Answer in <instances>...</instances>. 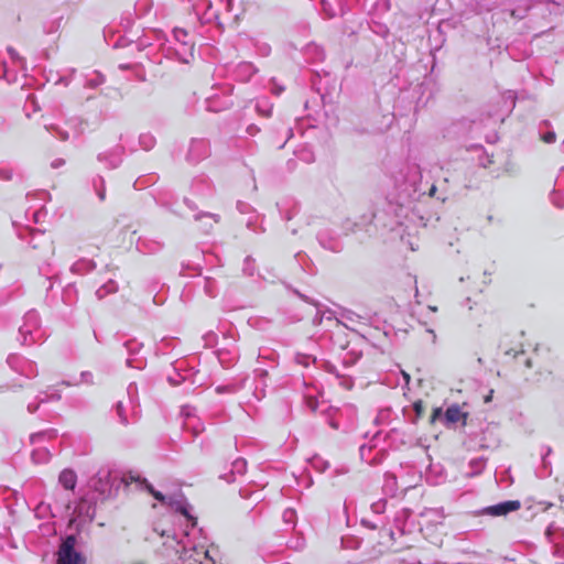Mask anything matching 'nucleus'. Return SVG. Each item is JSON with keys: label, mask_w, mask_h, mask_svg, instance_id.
<instances>
[{"label": "nucleus", "mask_w": 564, "mask_h": 564, "mask_svg": "<svg viewBox=\"0 0 564 564\" xmlns=\"http://www.w3.org/2000/svg\"><path fill=\"white\" fill-rule=\"evenodd\" d=\"M545 535L549 542L557 545L564 540V528L560 527L555 522H552L546 528Z\"/></svg>", "instance_id": "dca6fc26"}, {"label": "nucleus", "mask_w": 564, "mask_h": 564, "mask_svg": "<svg viewBox=\"0 0 564 564\" xmlns=\"http://www.w3.org/2000/svg\"><path fill=\"white\" fill-rule=\"evenodd\" d=\"M542 140L546 143H553L556 140V134L553 131H549L542 137Z\"/></svg>", "instance_id": "72a5a7b5"}, {"label": "nucleus", "mask_w": 564, "mask_h": 564, "mask_svg": "<svg viewBox=\"0 0 564 564\" xmlns=\"http://www.w3.org/2000/svg\"><path fill=\"white\" fill-rule=\"evenodd\" d=\"M300 297H302L303 300L307 301V299L303 295V294H300L297 293Z\"/></svg>", "instance_id": "774afa93"}, {"label": "nucleus", "mask_w": 564, "mask_h": 564, "mask_svg": "<svg viewBox=\"0 0 564 564\" xmlns=\"http://www.w3.org/2000/svg\"><path fill=\"white\" fill-rule=\"evenodd\" d=\"M442 415V410L441 409H435L432 416H431V421L434 422L438 416Z\"/></svg>", "instance_id": "c03bdc74"}, {"label": "nucleus", "mask_w": 564, "mask_h": 564, "mask_svg": "<svg viewBox=\"0 0 564 564\" xmlns=\"http://www.w3.org/2000/svg\"><path fill=\"white\" fill-rule=\"evenodd\" d=\"M319 245L327 250H330L333 252H338L339 247L337 243L333 240L332 237H329L328 232L326 230L319 231L316 236Z\"/></svg>", "instance_id": "6ab92c4d"}, {"label": "nucleus", "mask_w": 564, "mask_h": 564, "mask_svg": "<svg viewBox=\"0 0 564 564\" xmlns=\"http://www.w3.org/2000/svg\"><path fill=\"white\" fill-rule=\"evenodd\" d=\"M288 220H290L292 218V215L291 214H286V217H285Z\"/></svg>", "instance_id": "338daca9"}, {"label": "nucleus", "mask_w": 564, "mask_h": 564, "mask_svg": "<svg viewBox=\"0 0 564 564\" xmlns=\"http://www.w3.org/2000/svg\"><path fill=\"white\" fill-rule=\"evenodd\" d=\"M315 323H321L322 322V316H316L315 319H314Z\"/></svg>", "instance_id": "4d7b16f0"}, {"label": "nucleus", "mask_w": 564, "mask_h": 564, "mask_svg": "<svg viewBox=\"0 0 564 564\" xmlns=\"http://www.w3.org/2000/svg\"><path fill=\"white\" fill-rule=\"evenodd\" d=\"M505 354H506V355H511V354H512V349H506V350H505Z\"/></svg>", "instance_id": "bf43d9fd"}, {"label": "nucleus", "mask_w": 564, "mask_h": 564, "mask_svg": "<svg viewBox=\"0 0 564 564\" xmlns=\"http://www.w3.org/2000/svg\"><path fill=\"white\" fill-rule=\"evenodd\" d=\"M161 536H174V533L172 531H162L160 533Z\"/></svg>", "instance_id": "3c124183"}, {"label": "nucleus", "mask_w": 564, "mask_h": 564, "mask_svg": "<svg viewBox=\"0 0 564 564\" xmlns=\"http://www.w3.org/2000/svg\"><path fill=\"white\" fill-rule=\"evenodd\" d=\"M510 14L516 19H523L525 17V10L522 12H519L518 10H511Z\"/></svg>", "instance_id": "79ce46f5"}, {"label": "nucleus", "mask_w": 564, "mask_h": 564, "mask_svg": "<svg viewBox=\"0 0 564 564\" xmlns=\"http://www.w3.org/2000/svg\"><path fill=\"white\" fill-rule=\"evenodd\" d=\"M139 142L144 150H151L155 144V139L153 135L145 133L140 135Z\"/></svg>", "instance_id": "5701e85b"}, {"label": "nucleus", "mask_w": 564, "mask_h": 564, "mask_svg": "<svg viewBox=\"0 0 564 564\" xmlns=\"http://www.w3.org/2000/svg\"><path fill=\"white\" fill-rule=\"evenodd\" d=\"M194 219L196 221H203L202 227L205 232H208L213 228V224L210 223V220H213V223H218L219 215L212 213H199L194 216Z\"/></svg>", "instance_id": "a211bd4d"}, {"label": "nucleus", "mask_w": 564, "mask_h": 564, "mask_svg": "<svg viewBox=\"0 0 564 564\" xmlns=\"http://www.w3.org/2000/svg\"><path fill=\"white\" fill-rule=\"evenodd\" d=\"M46 434H53V431H48V432H40V433H35V434H32L31 435V441L32 443H35L37 442L40 438H42L43 436H45Z\"/></svg>", "instance_id": "e433bc0d"}, {"label": "nucleus", "mask_w": 564, "mask_h": 564, "mask_svg": "<svg viewBox=\"0 0 564 564\" xmlns=\"http://www.w3.org/2000/svg\"><path fill=\"white\" fill-rule=\"evenodd\" d=\"M147 488V490L160 502L170 506L176 512L182 513L186 517L187 520L192 521V525L196 524V519L189 513V503L187 502L185 496L181 492L174 494L171 496H164L162 492L155 490L151 484H149L145 479L142 481Z\"/></svg>", "instance_id": "f03ea898"}, {"label": "nucleus", "mask_w": 564, "mask_h": 564, "mask_svg": "<svg viewBox=\"0 0 564 564\" xmlns=\"http://www.w3.org/2000/svg\"><path fill=\"white\" fill-rule=\"evenodd\" d=\"M307 406L312 410V411H316L317 409V400L313 399V398H308L307 399Z\"/></svg>", "instance_id": "ea45409f"}, {"label": "nucleus", "mask_w": 564, "mask_h": 564, "mask_svg": "<svg viewBox=\"0 0 564 564\" xmlns=\"http://www.w3.org/2000/svg\"><path fill=\"white\" fill-rule=\"evenodd\" d=\"M128 402L118 401L116 404V414L122 425L134 423L138 419V387L131 382L127 388Z\"/></svg>", "instance_id": "7ed1b4c3"}, {"label": "nucleus", "mask_w": 564, "mask_h": 564, "mask_svg": "<svg viewBox=\"0 0 564 564\" xmlns=\"http://www.w3.org/2000/svg\"><path fill=\"white\" fill-rule=\"evenodd\" d=\"M80 377H82V381L83 382H87V383H91L93 382V375L89 371H83L80 373Z\"/></svg>", "instance_id": "4c0bfd02"}, {"label": "nucleus", "mask_w": 564, "mask_h": 564, "mask_svg": "<svg viewBox=\"0 0 564 564\" xmlns=\"http://www.w3.org/2000/svg\"><path fill=\"white\" fill-rule=\"evenodd\" d=\"M41 404H42V403H40V402H39V399L36 398L34 402H30V403L28 404V408H26V409H28V412H29V413H35V412L39 410V408H40V405H41Z\"/></svg>", "instance_id": "f704fd0d"}, {"label": "nucleus", "mask_w": 564, "mask_h": 564, "mask_svg": "<svg viewBox=\"0 0 564 564\" xmlns=\"http://www.w3.org/2000/svg\"><path fill=\"white\" fill-rule=\"evenodd\" d=\"M334 429H338V425L335 422L330 423Z\"/></svg>", "instance_id": "69168bd1"}, {"label": "nucleus", "mask_w": 564, "mask_h": 564, "mask_svg": "<svg viewBox=\"0 0 564 564\" xmlns=\"http://www.w3.org/2000/svg\"><path fill=\"white\" fill-rule=\"evenodd\" d=\"M543 124H544L545 127H549V126H550V122H549L547 120H544V121H543Z\"/></svg>", "instance_id": "0e129e2a"}, {"label": "nucleus", "mask_w": 564, "mask_h": 564, "mask_svg": "<svg viewBox=\"0 0 564 564\" xmlns=\"http://www.w3.org/2000/svg\"><path fill=\"white\" fill-rule=\"evenodd\" d=\"M173 36L176 41V45H183V42H187V32L183 29H175L173 31Z\"/></svg>", "instance_id": "a878e982"}, {"label": "nucleus", "mask_w": 564, "mask_h": 564, "mask_svg": "<svg viewBox=\"0 0 564 564\" xmlns=\"http://www.w3.org/2000/svg\"><path fill=\"white\" fill-rule=\"evenodd\" d=\"M402 376H403L404 381H405L406 383H409V382H410V380H411L410 375H409L408 372H405V371H402Z\"/></svg>", "instance_id": "603ef678"}, {"label": "nucleus", "mask_w": 564, "mask_h": 564, "mask_svg": "<svg viewBox=\"0 0 564 564\" xmlns=\"http://www.w3.org/2000/svg\"><path fill=\"white\" fill-rule=\"evenodd\" d=\"M18 237L29 243L30 248L35 252V257L40 260L47 262L54 254L53 240L45 231L23 228L18 231Z\"/></svg>", "instance_id": "f257e3e1"}, {"label": "nucleus", "mask_w": 564, "mask_h": 564, "mask_svg": "<svg viewBox=\"0 0 564 564\" xmlns=\"http://www.w3.org/2000/svg\"><path fill=\"white\" fill-rule=\"evenodd\" d=\"M370 449H371L370 447H367L366 445H361L359 448L361 457L364 458L365 454H367V451H370Z\"/></svg>", "instance_id": "a18cd8bd"}, {"label": "nucleus", "mask_w": 564, "mask_h": 564, "mask_svg": "<svg viewBox=\"0 0 564 564\" xmlns=\"http://www.w3.org/2000/svg\"><path fill=\"white\" fill-rule=\"evenodd\" d=\"M382 415H383V413H380V414L376 417L375 422H376V423H378V422H379V420L382 417Z\"/></svg>", "instance_id": "13d9d810"}, {"label": "nucleus", "mask_w": 564, "mask_h": 564, "mask_svg": "<svg viewBox=\"0 0 564 564\" xmlns=\"http://www.w3.org/2000/svg\"><path fill=\"white\" fill-rule=\"evenodd\" d=\"M259 131V129L256 126L248 127V132L253 135Z\"/></svg>", "instance_id": "09e8293b"}, {"label": "nucleus", "mask_w": 564, "mask_h": 564, "mask_svg": "<svg viewBox=\"0 0 564 564\" xmlns=\"http://www.w3.org/2000/svg\"><path fill=\"white\" fill-rule=\"evenodd\" d=\"M252 258L251 257H247L246 260H245V267H243V272L248 275H253V267L251 265V262H252Z\"/></svg>", "instance_id": "7c9ffc66"}, {"label": "nucleus", "mask_w": 564, "mask_h": 564, "mask_svg": "<svg viewBox=\"0 0 564 564\" xmlns=\"http://www.w3.org/2000/svg\"><path fill=\"white\" fill-rule=\"evenodd\" d=\"M182 413L186 416H189L191 415V406L189 405H185L182 408Z\"/></svg>", "instance_id": "de8ad7c7"}, {"label": "nucleus", "mask_w": 564, "mask_h": 564, "mask_svg": "<svg viewBox=\"0 0 564 564\" xmlns=\"http://www.w3.org/2000/svg\"><path fill=\"white\" fill-rule=\"evenodd\" d=\"M21 344L25 346L33 345L44 338V330L40 327V317L35 311H30L24 315L23 324L19 327Z\"/></svg>", "instance_id": "20e7f679"}, {"label": "nucleus", "mask_w": 564, "mask_h": 564, "mask_svg": "<svg viewBox=\"0 0 564 564\" xmlns=\"http://www.w3.org/2000/svg\"><path fill=\"white\" fill-rule=\"evenodd\" d=\"M295 360L297 364L303 365L304 367H307L311 364V361H314L315 359L308 355H297L295 357Z\"/></svg>", "instance_id": "c756f323"}, {"label": "nucleus", "mask_w": 564, "mask_h": 564, "mask_svg": "<svg viewBox=\"0 0 564 564\" xmlns=\"http://www.w3.org/2000/svg\"><path fill=\"white\" fill-rule=\"evenodd\" d=\"M386 501L380 500L378 502L372 503L371 508L376 513H381L384 509Z\"/></svg>", "instance_id": "c9c22d12"}, {"label": "nucleus", "mask_w": 564, "mask_h": 564, "mask_svg": "<svg viewBox=\"0 0 564 564\" xmlns=\"http://www.w3.org/2000/svg\"><path fill=\"white\" fill-rule=\"evenodd\" d=\"M123 346L127 349L128 354L130 355V357L127 359V366L134 367L138 369L142 368V361H139L137 365H133L134 359H132L131 357L139 354L143 345L135 339H130L127 340Z\"/></svg>", "instance_id": "4468645a"}, {"label": "nucleus", "mask_w": 564, "mask_h": 564, "mask_svg": "<svg viewBox=\"0 0 564 564\" xmlns=\"http://www.w3.org/2000/svg\"><path fill=\"white\" fill-rule=\"evenodd\" d=\"M96 268V264L93 260L88 259H79L73 265L70 267V271L75 274H85L87 272H90Z\"/></svg>", "instance_id": "f3484780"}, {"label": "nucleus", "mask_w": 564, "mask_h": 564, "mask_svg": "<svg viewBox=\"0 0 564 564\" xmlns=\"http://www.w3.org/2000/svg\"><path fill=\"white\" fill-rule=\"evenodd\" d=\"M414 410L416 412L417 415H421L422 411H423V406L421 403H415L414 404Z\"/></svg>", "instance_id": "49530a36"}, {"label": "nucleus", "mask_w": 564, "mask_h": 564, "mask_svg": "<svg viewBox=\"0 0 564 564\" xmlns=\"http://www.w3.org/2000/svg\"><path fill=\"white\" fill-rule=\"evenodd\" d=\"M7 51L14 62L23 63V58L18 54V52L13 47L9 46Z\"/></svg>", "instance_id": "2f4dec72"}, {"label": "nucleus", "mask_w": 564, "mask_h": 564, "mask_svg": "<svg viewBox=\"0 0 564 564\" xmlns=\"http://www.w3.org/2000/svg\"><path fill=\"white\" fill-rule=\"evenodd\" d=\"M106 196L105 187L98 191V197L100 200H104Z\"/></svg>", "instance_id": "8fccbe9b"}, {"label": "nucleus", "mask_w": 564, "mask_h": 564, "mask_svg": "<svg viewBox=\"0 0 564 564\" xmlns=\"http://www.w3.org/2000/svg\"><path fill=\"white\" fill-rule=\"evenodd\" d=\"M105 78L101 74H96L94 78L88 79L87 85L95 88L104 83Z\"/></svg>", "instance_id": "cd10ccee"}, {"label": "nucleus", "mask_w": 564, "mask_h": 564, "mask_svg": "<svg viewBox=\"0 0 564 564\" xmlns=\"http://www.w3.org/2000/svg\"><path fill=\"white\" fill-rule=\"evenodd\" d=\"M65 164V160L64 159H56L54 160L52 163H51V166L53 169H58L61 166H63Z\"/></svg>", "instance_id": "a19ab883"}, {"label": "nucleus", "mask_w": 564, "mask_h": 564, "mask_svg": "<svg viewBox=\"0 0 564 564\" xmlns=\"http://www.w3.org/2000/svg\"><path fill=\"white\" fill-rule=\"evenodd\" d=\"M12 177V170L0 164V180L9 181Z\"/></svg>", "instance_id": "c85d7f7f"}, {"label": "nucleus", "mask_w": 564, "mask_h": 564, "mask_svg": "<svg viewBox=\"0 0 564 564\" xmlns=\"http://www.w3.org/2000/svg\"><path fill=\"white\" fill-rule=\"evenodd\" d=\"M490 393H492V391H491ZM490 399H491V394H489L488 397H486L485 401H486V402H489V401H490Z\"/></svg>", "instance_id": "680f3d73"}, {"label": "nucleus", "mask_w": 564, "mask_h": 564, "mask_svg": "<svg viewBox=\"0 0 564 564\" xmlns=\"http://www.w3.org/2000/svg\"><path fill=\"white\" fill-rule=\"evenodd\" d=\"M43 395H37L40 403H46L48 401H58L61 399V393L58 392H43Z\"/></svg>", "instance_id": "b1692460"}, {"label": "nucleus", "mask_w": 564, "mask_h": 564, "mask_svg": "<svg viewBox=\"0 0 564 564\" xmlns=\"http://www.w3.org/2000/svg\"><path fill=\"white\" fill-rule=\"evenodd\" d=\"M246 468H247V462L242 458H239L232 463V471L231 473L232 474L237 473L239 475H242V474H245Z\"/></svg>", "instance_id": "393cba45"}, {"label": "nucleus", "mask_w": 564, "mask_h": 564, "mask_svg": "<svg viewBox=\"0 0 564 564\" xmlns=\"http://www.w3.org/2000/svg\"><path fill=\"white\" fill-rule=\"evenodd\" d=\"M169 381L171 384L173 386H177L180 382H181V376L180 375H176V378L174 377H169Z\"/></svg>", "instance_id": "37998d69"}, {"label": "nucleus", "mask_w": 564, "mask_h": 564, "mask_svg": "<svg viewBox=\"0 0 564 564\" xmlns=\"http://www.w3.org/2000/svg\"><path fill=\"white\" fill-rule=\"evenodd\" d=\"M219 361H220L221 364H224V362H225V352H223V351H221V352H219Z\"/></svg>", "instance_id": "5fc2aeb1"}, {"label": "nucleus", "mask_w": 564, "mask_h": 564, "mask_svg": "<svg viewBox=\"0 0 564 564\" xmlns=\"http://www.w3.org/2000/svg\"><path fill=\"white\" fill-rule=\"evenodd\" d=\"M59 485L66 490H74L77 484V475L72 469H64L58 476Z\"/></svg>", "instance_id": "2eb2a0df"}, {"label": "nucleus", "mask_w": 564, "mask_h": 564, "mask_svg": "<svg viewBox=\"0 0 564 564\" xmlns=\"http://www.w3.org/2000/svg\"><path fill=\"white\" fill-rule=\"evenodd\" d=\"M184 203L192 209H194V206L192 205V202L188 198L184 199Z\"/></svg>", "instance_id": "864d4df0"}, {"label": "nucleus", "mask_w": 564, "mask_h": 564, "mask_svg": "<svg viewBox=\"0 0 564 564\" xmlns=\"http://www.w3.org/2000/svg\"><path fill=\"white\" fill-rule=\"evenodd\" d=\"M525 366H527L528 368H531V367H532V361H531V359H527V361H525Z\"/></svg>", "instance_id": "6e6d98bb"}, {"label": "nucleus", "mask_w": 564, "mask_h": 564, "mask_svg": "<svg viewBox=\"0 0 564 564\" xmlns=\"http://www.w3.org/2000/svg\"><path fill=\"white\" fill-rule=\"evenodd\" d=\"M164 243L160 240L149 237H139L135 242V248L142 253H155L163 248Z\"/></svg>", "instance_id": "1a4fd4ad"}, {"label": "nucleus", "mask_w": 564, "mask_h": 564, "mask_svg": "<svg viewBox=\"0 0 564 564\" xmlns=\"http://www.w3.org/2000/svg\"><path fill=\"white\" fill-rule=\"evenodd\" d=\"M254 373H256V389H254L253 395L257 400H261L262 398L265 397V388L268 387V384H267L268 371L264 369H256Z\"/></svg>", "instance_id": "9b49d317"}, {"label": "nucleus", "mask_w": 564, "mask_h": 564, "mask_svg": "<svg viewBox=\"0 0 564 564\" xmlns=\"http://www.w3.org/2000/svg\"><path fill=\"white\" fill-rule=\"evenodd\" d=\"M74 513L80 522H91L96 516L95 502L86 497H82L74 508Z\"/></svg>", "instance_id": "0eeeda50"}, {"label": "nucleus", "mask_w": 564, "mask_h": 564, "mask_svg": "<svg viewBox=\"0 0 564 564\" xmlns=\"http://www.w3.org/2000/svg\"><path fill=\"white\" fill-rule=\"evenodd\" d=\"M486 466V460L482 457L471 459L469 462V471H467V476H477L479 475Z\"/></svg>", "instance_id": "412c9836"}, {"label": "nucleus", "mask_w": 564, "mask_h": 564, "mask_svg": "<svg viewBox=\"0 0 564 564\" xmlns=\"http://www.w3.org/2000/svg\"><path fill=\"white\" fill-rule=\"evenodd\" d=\"M411 172H412V178H413V183H414L416 177L421 176V172H420L419 166H416V165L411 166Z\"/></svg>", "instance_id": "58836bf2"}, {"label": "nucleus", "mask_w": 564, "mask_h": 564, "mask_svg": "<svg viewBox=\"0 0 564 564\" xmlns=\"http://www.w3.org/2000/svg\"><path fill=\"white\" fill-rule=\"evenodd\" d=\"M295 517L296 513L293 509H286L282 514L283 521L288 524H293L295 521Z\"/></svg>", "instance_id": "bb28decb"}, {"label": "nucleus", "mask_w": 564, "mask_h": 564, "mask_svg": "<svg viewBox=\"0 0 564 564\" xmlns=\"http://www.w3.org/2000/svg\"><path fill=\"white\" fill-rule=\"evenodd\" d=\"M117 290H118L117 283L113 280H109L107 283L101 285L96 291V296L98 299H104L106 295L117 292Z\"/></svg>", "instance_id": "4be33fe9"}, {"label": "nucleus", "mask_w": 564, "mask_h": 564, "mask_svg": "<svg viewBox=\"0 0 564 564\" xmlns=\"http://www.w3.org/2000/svg\"><path fill=\"white\" fill-rule=\"evenodd\" d=\"M77 539L75 534H69L62 540L58 549L59 564H85V557L75 550Z\"/></svg>", "instance_id": "39448f33"}, {"label": "nucleus", "mask_w": 564, "mask_h": 564, "mask_svg": "<svg viewBox=\"0 0 564 564\" xmlns=\"http://www.w3.org/2000/svg\"><path fill=\"white\" fill-rule=\"evenodd\" d=\"M121 481H122V482H124L126 485H128V479H127V477H123V478L121 479Z\"/></svg>", "instance_id": "e2e57ef3"}, {"label": "nucleus", "mask_w": 564, "mask_h": 564, "mask_svg": "<svg viewBox=\"0 0 564 564\" xmlns=\"http://www.w3.org/2000/svg\"><path fill=\"white\" fill-rule=\"evenodd\" d=\"M520 508L518 500L503 501L495 506L486 507L475 512L476 516L500 517L506 516Z\"/></svg>", "instance_id": "423d86ee"}, {"label": "nucleus", "mask_w": 564, "mask_h": 564, "mask_svg": "<svg viewBox=\"0 0 564 564\" xmlns=\"http://www.w3.org/2000/svg\"><path fill=\"white\" fill-rule=\"evenodd\" d=\"M176 58L185 64H188L194 57V45L188 42H183V45H176L174 48Z\"/></svg>", "instance_id": "f8f14e48"}, {"label": "nucleus", "mask_w": 564, "mask_h": 564, "mask_svg": "<svg viewBox=\"0 0 564 564\" xmlns=\"http://www.w3.org/2000/svg\"><path fill=\"white\" fill-rule=\"evenodd\" d=\"M444 417L447 424H453L458 422L462 417L466 419V414L462 413L460 408L454 404L446 409Z\"/></svg>", "instance_id": "aec40b11"}, {"label": "nucleus", "mask_w": 564, "mask_h": 564, "mask_svg": "<svg viewBox=\"0 0 564 564\" xmlns=\"http://www.w3.org/2000/svg\"><path fill=\"white\" fill-rule=\"evenodd\" d=\"M207 154V144L204 140H193L188 150L187 159L196 162Z\"/></svg>", "instance_id": "9d476101"}, {"label": "nucleus", "mask_w": 564, "mask_h": 564, "mask_svg": "<svg viewBox=\"0 0 564 564\" xmlns=\"http://www.w3.org/2000/svg\"><path fill=\"white\" fill-rule=\"evenodd\" d=\"M55 133L58 135V138L62 140V141H67L69 139V134L67 131L58 128V127H55L53 128Z\"/></svg>", "instance_id": "473e14b6"}, {"label": "nucleus", "mask_w": 564, "mask_h": 564, "mask_svg": "<svg viewBox=\"0 0 564 564\" xmlns=\"http://www.w3.org/2000/svg\"><path fill=\"white\" fill-rule=\"evenodd\" d=\"M123 151V147L117 145L108 152L99 153L97 159L99 162L106 163L109 169H116L122 162Z\"/></svg>", "instance_id": "6e6552de"}, {"label": "nucleus", "mask_w": 564, "mask_h": 564, "mask_svg": "<svg viewBox=\"0 0 564 564\" xmlns=\"http://www.w3.org/2000/svg\"><path fill=\"white\" fill-rule=\"evenodd\" d=\"M110 480L109 471H98L93 479V487L100 495H105L109 491L108 484Z\"/></svg>", "instance_id": "ddd939ff"}, {"label": "nucleus", "mask_w": 564, "mask_h": 564, "mask_svg": "<svg viewBox=\"0 0 564 564\" xmlns=\"http://www.w3.org/2000/svg\"><path fill=\"white\" fill-rule=\"evenodd\" d=\"M435 191H436V187L432 186L430 194L433 195Z\"/></svg>", "instance_id": "052dcab7"}]
</instances>
